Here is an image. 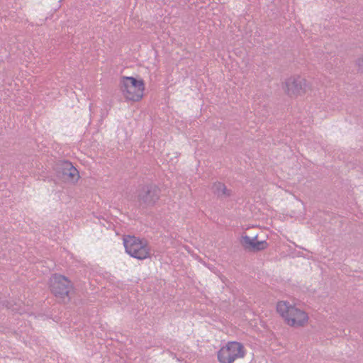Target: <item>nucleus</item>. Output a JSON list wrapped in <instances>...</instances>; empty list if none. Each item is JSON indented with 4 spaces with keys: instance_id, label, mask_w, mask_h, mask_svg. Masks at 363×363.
<instances>
[{
    "instance_id": "nucleus-1",
    "label": "nucleus",
    "mask_w": 363,
    "mask_h": 363,
    "mask_svg": "<svg viewBox=\"0 0 363 363\" xmlns=\"http://www.w3.org/2000/svg\"><path fill=\"white\" fill-rule=\"evenodd\" d=\"M277 313L284 319V323L292 328H301L308 325V314L301 308L287 301H279L277 304Z\"/></svg>"
},
{
    "instance_id": "nucleus-2",
    "label": "nucleus",
    "mask_w": 363,
    "mask_h": 363,
    "mask_svg": "<svg viewBox=\"0 0 363 363\" xmlns=\"http://www.w3.org/2000/svg\"><path fill=\"white\" fill-rule=\"evenodd\" d=\"M120 90L125 100L139 101L144 95L145 83L141 79L123 77L120 81Z\"/></svg>"
},
{
    "instance_id": "nucleus-3",
    "label": "nucleus",
    "mask_w": 363,
    "mask_h": 363,
    "mask_svg": "<svg viewBox=\"0 0 363 363\" xmlns=\"http://www.w3.org/2000/svg\"><path fill=\"white\" fill-rule=\"evenodd\" d=\"M125 252L138 259H145L150 257V247L145 240L135 236L127 235L123 238Z\"/></svg>"
},
{
    "instance_id": "nucleus-4",
    "label": "nucleus",
    "mask_w": 363,
    "mask_h": 363,
    "mask_svg": "<svg viewBox=\"0 0 363 363\" xmlns=\"http://www.w3.org/2000/svg\"><path fill=\"white\" fill-rule=\"evenodd\" d=\"M284 92L291 98L303 96L310 89L307 80L298 75L291 76L282 84Z\"/></svg>"
},
{
    "instance_id": "nucleus-5",
    "label": "nucleus",
    "mask_w": 363,
    "mask_h": 363,
    "mask_svg": "<svg viewBox=\"0 0 363 363\" xmlns=\"http://www.w3.org/2000/svg\"><path fill=\"white\" fill-rule=\"evenodd\" d=\"M245 356L243 345L238 342H229L218 352V359L220 363H233Z\"/></svg>"
},
{
    "instance_id": "nucleus-6",
    "label": "nucleus",
    "mask_w": 363,
    "mask_h": 363,
    "mask_svg": "<svg viewBox=\"0 0 363 363\" xmlns=\"http://www.w3.org/2000/svg\"><path fill=\"white\" fill-rule=\"evenodd\" d=\"M50 287L52 293L60 299L68 297L72 287L71 281L65 276L55 274L50 279Z\"/></svg>"
},
{
    "instance_id": "nucleus-7",
    "label": "nucleus",
    "mask_w": 363,
    "mask_h": 363,
    "mask_svg": "<svg viewBox=\"0 0 363 363\" xmlns=\"http://www.w3.org/2000/svg\"><path fill=\"white\" fill-rule=\"evenodd\" d=\"M160 197V189L155 184L143 186L138 191V201L141 206H153Z\"/></svg>"
},
{
    "instance_id": "nucleus-8",
    "label": "nucleus",
    "mask_w": 363,
    "mask_h": 363,
    "mask_svg": "<svg viewBox=\"0 0 363 363\" xmlns=\"http://www.w3.org/2000/svg\"><path fill=\"white\" fill-rule=\"evenodd\" d=\"M60 172L63 179L68 182L76 183L79 179L78 170L68 161H63L60 164Z\"/></svg>"
},
{
    "instance_id": "nucleus-9",
    "label": "nucleus",
    "mask_w": 363,
    "mask_h": 363,
    "mask_svg": "<svg viewBox=\"0 0 363 363\" xmlns=\"http://www.w3.org/2000/svg\"><path fill=\"white\" fill-rule=\"evenodd\" d=\"M257 238V236L250 238L247 235H244L242 237L241 243L245 248L250 250L259 251L266 249L268 245L267 242L258 241Z\"/></svg>"
},
{
    "instance_id": "nucleus-10",
    "label": "nucleus",
    "mask_w": 363,
    "mask_h": 363,
    "mask_svg": "<svg viewBox=\"0 0 363 363\" xmlns=\"http://www.w3.org/2000/svg\"><path fill=\"white\" fill-rule=\"evenodd\" d=\"M211 189L213 192L217 195L218 197L227 198L230 197L232 194V191L228 189L223 183L220 182H214Z\"/></svg>"
},
{
    "instance_id": "nucleus-11",
    "label": "nucleus",
    "mask_w": 363,
    "mask_h": 363,
    "mask_svg": "<svg viewBox=\"0 0 363 363\" xmlns=\"http://www.w3.org/2000/svg\"><path fill=\"white\" fill-rule=\"evenodd\" d=\"M355 66L359 73L363 74V55L355 60Z\"/></svg>"
}]
</instances>
